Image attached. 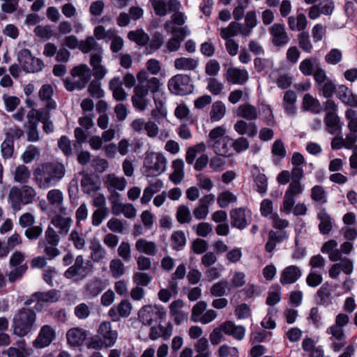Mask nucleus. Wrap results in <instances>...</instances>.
<instances>
[{"mask_svg":"<svg viewBox=\"0 0 357 357\" xmlns=\"http://www.w3.org/2000/svg\"><path fill=\"white\" fill-rule=\"evenodd\" d=\"M109 271L112 276L117 279L125 274L126 268L124 264L120 259L115 258L112 259L109 262Z\"/></svg>","mask_w":357,"mask_h":357,"instance_id":"obj_49","label":"nucleus"},{"mask_svg":"<svg viewBox=\"0 0 357 357\" xmlns=\"http://www.w3.org/2000/svg\"><path fill=\"white\" fill-rule=\"evenodd\" d=\"M297 96L294 91H287L283 97L282 107L287 114L289 116H294L296 113L297 108L296 102Z\"/></svg>","mask_w":357,"mask_h":357,"instance_id":"obj_32","label":"nucleus"},{"mask_svg":"<svg viewBox=\"0 0 357 357\" xmlns=\"http://www.w3.org/2000/svg\"><path fill=\"white\" fill-rule=\"evenodd\" d=\"M36 317L34 309L26 307L18 309L12 319L13 335L22 338L31 333L36 326Z\"/></svg>","mask_w":357,"mask_h":357,"instance_id":"obj_3","label":"nucleus"},{"mask_svg":"<svg viewBox=\"0 0 357 357\" xmlns=\"http://www.w3.org/2000/svg\"><path fill=\"white\" fill-rule=\"evenodd\" d=\"M315 59L307 58L303 60L299 65V70L305 76H310L314 72Z\"/></svg>","mask_w":357,"mask_h":357,"instance_id":"obj_62","label":"nucleus"},{"mask_svg":"<svg viewBox=\"0 0 357 357\" xmlns=\"http://www.w3.org/2000/svg\"><path fill=\"white\" fill-rule=\"evenodd\" d=\"M198 66V61L192 58L181 57L174 61V67L181 70H193Z\"/></svg>","mask_w":357,"mask_h":357,"instance_id":"obj_44","label":"nucleus"},{"mask_svg":"<svg viewBox=\"0 0 357 357\" xmlns=\"http://www.w3.org/2000/svg\"><path fill=\"white\" fill-rule=\"evenodd\" d=\"M31 177V172L24 165H18L15 170L14 180L15 181L24 184L26 183Z\"/></svg>","mask_w":357,"mask_h":357,"instance_id":"obj_51","label":"nucleus"},{"mask_svg":"<svg viewBox=\"0 0 357 357\" xmlns=\"http://www.w3.org/2000/svg\"><path fill=\"white\" fill-rule=\"evenodd\" d=\"M47 199L52 206H60L63 201V192L59 189L50 190L47 194Z\"/></svg>","mask_w":357,"mask_h":357,"instance_id":"obj_60","label":"nucleus"},{"mask_svg":"<svg viewBox=\"0 0 357 357\" xmlns=\"http://www.w3.org/2000/svg\"><path fill=\"white\" fill-rule=\"evenodd\" d=\"M302 275L301 268L295 265L284 268L280 274V282L282 285L295 283Z\"/></svg>","mask_w":357,"mask_h":357,"instance_id":"obj_21","label":"nucleus"},{"mask_svg":"<svg viewBox=\"0 0 357 357\" xmlns=\"http://www.w3.org/2000/svg\"><path fill=\"white\" fill-rule=\"evenodd\" d=\"M307 25V18L303 13H298L288 17V26L291 31H304Z\"/></svg>","mask_w":357,"mask_h":357,"instance_id":"obj_39","label":"nucleus"},{"mask_svg":"<svg viewBox=\"0 0 357 357\" xmlns=\"http://www.w3.org/2000/svg\"><path fill=\"white\" fill-rule=\"evenodd\" d=\"M167 160L160 153H151L144 160L145 175L153 177L160 175L166 169Z\"/></svg>","mask_w":357,"mask_h":357,"instance_id":"obj_6","label":"nucleus"},{"mask_svg":"<svg viewBox=\"0 0 357 357\" xmlns=\"http://www.w3.org/2000/svg\"><path fill=\"white\" fill-rule=\"evenodd\" d=\"M212 148L213 151L218 155L225 157L231 156L233 155L232 152V139L229 136L220 139L215 141L213 144L209 146Z\"/></svg>","mask_w":357,"mask_h":357,"instance_id":"obj_23","label":"nucleus"},{"mask_svg":"<svg viewBox=\"0 0 357 357\" xmlns=\"http://www.w3.org/2000/svg\"><path fill=\"white\" fill-rule=\"evenodd\" d=\"M172 167L173 172L169 176V179L174 184H179L184 178V162L181 158H177L172 161Z\"/></svg>","mask_w":357,"mask_h":357,"instance_id":"obj_36","label":"nucleus"},{"mask_svg":"<svg viewBox=\"0 0 357 357\" xmlns=\"http://www.w3.org/2000/svg\"><path fill=\"white\" fill-rule=\"evenodd\" d=\"M70 74L73 77H78V79L75 82L77 89H84L91 77V69L86 64L74 67L71 70Z\"/></svg>","mask_w":357,"mask_h":357,"instance_id":"obj_17","label":"nucleus"},{"mask_svg":"<svg viewBox=\"0 0 357 357\" xmlns=\"http://www.w3.org/2000/svg\"><path fill=\"white\" fill-rule=\"evenodd\" d=\"M237 197L229 190H225L219 194L217 198V203L222 208H227L230 203H235Z\"/></svg>","mask_w":357,"mask_h":357,"instance_id":"obj_54","label":"nucleus"},{"mask_svg":"<svg viewBox=\"0 0 357 357\" xmlns=\"http://www.w3.org/2000/svg\"><path fill=\"white\" fill-rule=\"evenodd\" d=\"M100 180L94 174H84L81 180V188L84 193L90 194L100 188Z\"/></svg>","mask_w":357,"mask_h":357,"instance_id":"obj_24","label":"nucleus"},{"mask_svg":"<svg viewBox=\"0 0 357 357\" xmlns=\"http://www.w3.org/2000/svg\"><path fill=\"white\" fill-rule=\"evenodd\" d=\"M168 88L172 93L176 95L188 94L192 91L191 79L186 75H176L169 80Z\"/></svg>","mask_w":357,"mask_h":357,"instance_id":"obj_8","label":"nucleus"},{"mask_svg":"<svg viewBox=\"0 0 357 357\" xmlns=\"http://www.w3.org/2000/svg\"><path fill=\"white\" fill-rule=\"evenodd\" d=\"M327 332L331 335L330 340L333 350L336 352L340 351L347 344V337L344 329H340L336 326H331Z\"/></svg>","mask_w":357,"mask_h":357,"instance_id":"obj_20","label":"nucleus"},{"mask_svg":"<svg viewBox=\"0 0 357 357\" xmlns=\"http://www.w3.org/2000/svg\"><path fill=\"white\" fill-rule=\"evenodd\" d=\"M335 285L328 282H324L317 291L314 296V302L318 305L328 307L333 303V293L335 291Z\"/></svg>","mask_w":357,"mask_h":357,"instance_id":"obj_13","label":"nucleus"},{"mask_svg":"<svg viewBox=\"0 0 357 357\" xmlns=\"http://www.w3.org/2000/svg\"><path fill=\"white\" fill-rule=\"evenodd\" d=\"M248 79V72L245 69L231 67L226 72V79L233 84L243 85Z\"/></svg>","mask_w":357,"mask_h":357,"instance_id":"obj_22","label":"nucleus"},{"mask_svg":"<svg viewBox=\"0 0 357 357\" xmlns=\"http://www.w3.org/2000/svg\"><path fill=\"white\" fill-rule=\"evenodd\" d=\"M253 178L257 187V191L262 195L266 194L268 188L266 176L258 171L257 173L253 174Z\"/></svg>","mask_w":357,"mask_h":357,"instance_id":"obj_56","label":"nucleus"},{"mask_svg":"<svg viewBox=\"0 0 357 357\" xmlns=\"http://www.w3.org/2000/svg\"><path fill=\"white\" fill-rule=\"evenodd\" d=\"M322 96L326 98H331L335 92L336 86L332 79H328L324 83L318 86Z\"/></svg>","mask_w":357,"mask_h":357,"instance_id":"obj_64","label":"nucleus"},{"mask_svg":"<svg viewBox=\"0 0 357 357\" xmlns=\"http://www.w3.org/2000/svg\"><path fill=\"white\" fill-rule=\"evenodd\" d=\"M25 259L26 255L22 251L15 250L12 253L9 259L10 271L8 274L10 282H15L23 278L28 270V265Z\"/></svg>","mask_w":357,"mask_h":357,"instance_id":"obj_5","label":"nucleus"},{"mask_svg":"<svg viewBox=\"0 0 357 357\" xmlns=\"http://www.w3.org/2000/svg\"><path fill=\"white\" fill-rule=\"evenodd\" d=\"M138 84L135 86L131 100L133 107L140 111L146 107V96L149 93H155L158 91L160 82L158 78L151 77L145 69H141L137 74Z\"/></svg>","mask_w":357,"mask_h":357,"instance_id":"obj_1","label":"nucleus"},{"mask_svg":"<svg viewBox=\"0 0 357 357\" xmlns=\"http://www.w3.org/2000/svg\"><path fill=\"white\" fill-rule=\"evenodd\" d=\"M234 130L240 135H246L249 137H255L258 132L255 123L247 122L244 120H238L234 126Z\"/></svg>","mask_w":357,"mask_h":357,"instance_id":"obj_25","label":"nucleus"},{"mask_svg":"<svg viewBox=\"0 0 357 357\" xmlns=\"http://www.w3.org/2000/svg\"><path fill=\"white\" fill-rule=\"evenodd\" d=\"M102 56L99 54H92L90 58V65L93 69V75L97 79L104 78L107 73V70L101 64Z\"/></svg>","mask_w":357,"mask_h":357,"instance_id":"obj_33","label":"nucleus"},{"mask_svg":"<svg viewBox=\"0 0 357 357\" xmlns=\"http://www.w3.org/2000/svg\"><path fill=\"white\" fill-rule=\"evenodd\" d=\"M317 219L319 220L318 226L321 234H328L333 227V220L328 213L326 208H322L317 213Z\"/></svg>","mask_w":357,"mask_h":357,"instance_id":"obj_26","label":"nucleus"},{"mask_svg":"<svg viewBox=\"0 0 357 357\" xmlns=\"http://www.w3.org/2000/svg\"><path fill=\"white\" fill-rule=\"evenodd\" d=\"M56 331L50 325L43 326L36 338L33 341V347L36 349H43L48 347L56 339Z\"/></svg>","mask_w":357,"mask_h":357,"instance_id":"obj_12","label":"nucleus"},{"mask_svg":"<svg viewBox=\"0 0 357 357\" xmlns=\"http://www.w3.org/2000/svg\"><path fill=\"white\" fill-rule=\"evenodd\" d=\"M128 38L139 46H146L149 41V36L143 29L130 31L128 33Z\"/></svg>","mask_w":357,"mask_h":357,"instance_id":"obj_47","label":"nucleus"},{"mask_svg":"<svg viewBox=\"0 0 357 357\" xmlns=\"http://www.w3.org/2000/svg\"><path fill=\"white\" fill-rule=\"evenodd\" d=\"M165 312L157 306L146 305L139 312V318L144 325L151 326L165 319Z\"/></svg>","mask_w":357,"mask_h":357,"instance_id":"obj_10","label":"nucleus"},{"mask_svg":"<svg viewBox=\"0 0 357 357\" xmlns=\"http://www.w3.org/2000/svg\"><path fill=\"white\" fill-rule=\"evenodd\" d=\"M38 246L39 248H43V252L49 260H52L61 253L60 250L57 248L58 245H50L45 242L38 241Z\"/></svg>","mask_w":357,"mask_h":357,"instance_id":"obj_58","label":"nucleus"},{"mask_svg":"<svg viewBox=\"0 0 357 357\" xmlns=\"http://www.w3.org/2000/svg\"><path fill=\"white\" fill-rule=\"evenodd\" d=\"M287 238L288 235L286 231L271 230L268 233V241L265 245V250L268 252H272L277 243H281Z\"/></svg>","mask_w":357,"mask_h":357,"instance_id":"obj_31","label":"nucleus"},{"mask_svg":"<svg viewBox=\"0 0 357 357\" xmlns=\"http://www.w3.org/2000/svg\"><path fill=\"white\" fill-rule=\"evenodd\" d=\"M108 190L116 192V190H123L126 186V181L123 177H117L114 174H108L105 183Z\"/></svg>","mask_w":357,"mask_h":357,"instance_id":"obj_41","label":"nucleus"},{"mask_svg":"<svg viewBox=\"0 0 357 357\" xmlns=\"http://www.w3.org/2000/svg\"><path fill=\"white\" fill-rule=\"evenodd\" d=\"M324 122L329 134L338 135L342 132V123L337 114L325 115Z\"/></svg>","mask_w":357,"mask_h":357,"instance_id":"obj_30","label":"nucleus"},{"mask_svg":"<svg viewBox=\"0 0 357 357\" xmlns=\"http://www.w3.org/2000/svg\"><path fill=\"white\" fill-rule=\"evenodd\" d=\"M90 257L95 263H99L107 257V251L98 241H94L90 245Z\"/></svg>","mask_w":357,"mask_h":357,"instance_id":"obj_42","label":"nucleus"},{"mask_svg":"<svg viewBox=\"0 0 357 357\" xmlns=\"http://www.w3.org/2000/svg\"><path fill=\"white\" fill-rule=\"evenodd\" d=\"M39 241L45 242L50 245H58L60 242V237L52 227H48L45 232L44 238H40Z\"/></svg>","mask_w":357,"mask_h":357,"instance_id":"obj_61","label":"nucleus"},{"mask_svg":"<svg viewBox=\"0 0 357 357\" xmlns=\"http://www.w3.org/2000/svg\"><path fill=\"white\" fill-rule=\"evenodd\" d=\"M221 328L224 334L232 336L235 340H241L245 333V329L243 326H236L231 321H226L221 324Z\"/></svg>","mask_w":357,"mask_h":357,"instance_id":"obj_27","label":"nucleus"},{"mask_svg":"<svg viewBox=\"0 0 357 357\" xmlns=\"http://www.w3.org/2000/svg\"><path fill=\"white\" fill-rule=\"evenodd\" d=\"M302 108L305 111H309L313 114H319L322 110V106L317 98L311 94L306 93L303 98Z\"/></svg>","mask_w":357,"mask_h":357,"instance_id":"obj_37","label":"nucleus"},{"mask_svg":"<svg viewBox=\"0 0 357 357\" xmlns=\"http://www.w3.org/2000/svg\"><path fill=\"white\" fill-rule=\"evenodd\" d=\"M172 248L175 250H181L186 243L185 233L181 230L174 231L171 236Z\"/></svg>","mask_w":357,"mask_h":357,"instance_id":"obj_52","label":"nucleus"},{"mask_svg":"<svg viewBox=\"0 0 357 357\" xmlns=\"http://www.w3.org/2000/svg\"><path fill=\"white\" fill-rule=\"evenodd\" d=\"M131 310V303L127 300H123L119 305L109 309L108 315L113 321H119L121 317H128L130 314Z\"/></svg>","mask_w":357,"mask_h":357,"instance_id":"obj_19","label":"nucleus"},{"mask_svg":"<svg viewBox=\"0 0 357 357\" xmlns=\"http://www.w3.org/2000/svg\"><path fill=\"white\" fill-rule=\"evenodd\" d=\"M311 199L319 204L327 203V192L322 185H316L313 186L310 192Z\"/></svg>","mask_w":357,"mask_h":357,"instance_id":"obj_48","label":"nucleus"},{"mask_svg":"<svg viewBox=\"0 0 357 357\" xmlns=\"http://www.w3.org/2000/svg\"><path fill=\"white\" fill-rule=\"evenodd\" d=\"M79 48L83 53H88L92 50H101V47L98 45L93 36H88L84 40H82L79 43Z\"/></svg>","mask_w":357,"mask_h":357,"instance_id":"obj_59","label":"nucleus"},{"mask_svg":"<svg viewBox=\"0 0 357 357\" xmlns=\"http://www.w3.org/2000/svg\"><path fill=\"white\" fill-rule=\"evenodd\" d=\"M34 297L38 299V303L34 306L36 311H42L44 308V303H52L59 301L60 297L59 291L52 289L47 291H36Z\"/></svg>","mask_w":357,"mask_h":357,"instance_id":"obj_16","label":"nucleus"},{"mask_svg":"<svg viewBox=\"0 0 357 357\" xmlns=\"http://www.w3.org/2000/svg\"><path fill=\"white\" fill-rule=\"evenodd\" d=\"M231 225L243 230L251 221V211L245 208H237L230 211Z\"/></svg>","mask_w":357,"mask_h":357,"instance_id":"obj_11","label":"nucleus"},{"mask_svg":"<svg viewBox=\"0 0 357 357\" xmlns=\"http://www.w3.org/2000/svg\"><path fill=\"white\" fill-rule=\"evenodd\" d=\"M18 61L23 70L26 73H37L44 68L43 61L33 56L28 49H22L18 54Z\"/></svg>","mask_w":357,"mask_h":357,"instance_id":"obj_7","label":"nucleus"},{"mask_svg":"<svg viewBox=\"0 0 357 357\" xmlns=\"http://www.w3.org/2000/svg\"><path fill=\"white\" fill-rule=\"evenodd\" d=\"M337 97L342 103L351 107H357V96L345 85H340L337 90Z\"/></svg>","mask_w":357,"mask_h":357,"instance_id":"obj_29","label":"nucleus"},{"mask_svg":"<svg viewBox=\"0 0 357 357\" xmlns=\"http://www.w3.org/2000/svg\"><path fill=\"white\" fill-rule=\"evenodd\" d=\"M176 218L180 224L190 223L192 218L188 206L185 204L178 206L176 213Z\"/></svg>","mask_w":357,"mask_h":357,"instance_id":"obj_53","label":"nucleus"},{"mask_svg":"<svg viewBox=\"0 0 357 357\" xmlns=\"http://www.w3.org/2000/svg\"><path fill=\"white\" fill-rule=\"evenodd\" d=\"M236 116L252 121L258 118V111L255 106L249 103H244L238 106Z\"/></svg>","mask_w":357,"mask_h":357,"instance_id":"obj_35","label":"nucleus"},{"mask_svg":"<svg viewBox=\"0 0 357 357\" xmlns=\"http://www.w3.org/2000/svg\"><path fill=\"white\" fill-rule=\"evenodd\" d=\"M86 337V331L79 328H71L66 333L68 342L71 346L74 347H79L82 345L85 342Z\"/></svg>","mask_w":357,"mask_h":357,"instance_id":"obj_28","label":"nucleus"},{"mask_svg":"<svg viewBox=\"0 0 357 357\" xmlns=\"http://www.w3.org/2000/svg\"><path fill=\"white\" fill-rule=\"evenodd\" d=\"M152 280V276L146 273L136 272L132 276L133 282L137 287H146Z\"/></svg>","mask_w":357,"mask_h":357,"instance_id":"obj_63","label":"nucleus"},{"mask_svg":"<svg viewBox=\"0 0 357 357\" xmlns=\"http://www.w3.org/2000/svg\"><path fill=\"white\" fill-rule=\"evenodd\" d=\"M226 114L225 105L220 100L213 103L210 111V119L211 122L221 120Z\"/></svg>","mask_w":357,"mask_h":357,"instance_id":"obj_45","label":"nucleus"},{"mask_svg":"<svg viewBox=\"0 0 357 357\" xmlns=\"http://www.w3.org/2000/svg\"><path fill=\"white\" fill-rule=\"evenodd\" d=\"M72 222L70 217H63L61 215H56L51 220V223L59 229V234L61 235L68 234Z\"/></svg>","mask_w":357,"mask_h":357,"instance_id":"obj_40","label":"nucleus"},{"mask_svg":"<svg viewBox=\"0 0 357 357\" xmlns=\"http://www.w3.org/2000/svg\"><path fill=\"white\" fill-rule=\"evenodd\" d=\"M66 174V167L59 162H46L38 165L33 172V179L40 189L56 185Z\"/></svg>","mask_w":357,"mask_h":357,"instance_id":"obj_2","label":"nucleus"},{"mask_svg":"<svg viewBox=\"0 0 357 357\" xmlns=\"http://www.w3.org/2000/svg\"><path fill=\"white\" fill-rule=\"evenodd\" d=\"M36 196L35 189L29 185H24L21 188L14 186L8 194V199L14 211L21 209L22 205H26L33 202Z\"/></svg>","mask_w":357,"mask_h":357,"instance_id":"obj_4","label":"nucleus"},{"mask_svg":"<svg viewBox=\"0 0 357 357\" xmlns=\"http://www.w3.org/2000/svg\"><path fill=\"white\" fill-rule=\"evenodd\" d=\"M207 303L206 301L197 302L192 308L191 320L194 322H200L202 324H207L217 317V313L213 310H206Z\"/></svg>","mask_w":357,"mask_h":357,"instance_id":"obj_9","label":"nucleus"},{"mask_svg":"<svg viewBox=\"0 0 357 357\" xmlns=\"http://www.w3.org/2000/svg\"><path fill=\"white\" fill-rule=\"evenodd\" d=\"M70 74L73 77H78V79L75 82L77 89H84L91 77V69L86 64L74 67L71 70Z\"/></svg>","mask_w":357,"mask_h":357,"instance_id":"obj_18","label":"nucleus"},{"mask_svg":"<svg viewBox=\"0 0 357 357\" xmlns=\"http://www.w3.org/2000/svg\"><path fill=\"white\" fill-rule=\"evenodd\" d=\"M165 43L164 35L159 32L155 31L149 38V41L146 46L144 53L146 54H152L158 50Z\"/></svg>","mask_w":357,"mask_h":357,"instance_id":"obj_34","label":"nucleus"},{"mask_svg":"<svg viewBox=\"0 0 357 357\" xmlns=\"http://www.w3.org/2000/svg\"><path fill=\"white\" fill-rule=\"evenodd\" d=\"M135 249L139 253L154 256L156 255L158 248L153 241H149L145 238H139L135 243Z\"/></svg>","mask_w":357,"mask_h":357,"instance_id":"obj_38","label":"nucleus"},{"mask_svg":"<svg viewBox=\"0 0 357 357\" xmlns=\"http://www.w3.org/2000/svg\"><path fill=\"white\" fill-rule=\"evenodd\" d=\"M271 152L274 155L273 161L275 165H279L280 160L283 159L287 155V151L285 149L283 142L281 139H277L274 142Z\"/></svg>","mask_w":357,"mask_h":357,"instance_id":"obj_46","label":"nucleus"},{"mask_svg":"<svg viewBox=\"0 0 357 357\" xmlns=\"http://www.w3.org/2000/svg\"><path fill=\"white\" fill-rule=\"evenodd\" d=\"M98 334L105 342V348L113 347L119 335L117 331L112 329L111 323L106 321L100 324L98 328Z\"/></svg>","mask_w":357,"mask_h":357,"instance_id":"obj_15","label":"nucleus"},{"mask_svg":"<svg viewBox=\"0 0 357 357\" xmlns=\"http://www.w3.org/2000/svg\"><path fill=\"white\" fill-rule=\"evenodd\" d=\"M227 289L228 281L226 279H222L211 286L210 293L213 296L222 297L227 294Z\"/></svg>","mask_w":357,"mask_h":357,"instance_id":"obj_55","label":"nucleus"},{"mask_svg":"<svg viewBox=\"0 0 357 357\" xmlns=\"http://www.w3.org/2000/svg\"><path fill=\"white\" fill-rule=\"evenodd\" d=\"M299 47L307 53H310L313 49L310 35L306 31H302L297 36Z\"/></svg>","mask_w":357,"mask_h":357,"instance_id":"obj_57","label":"nucleus"},{"mask_svg":"<svg viewBox=\"0 0 357 357\" xmlns=\"http://www.w3.org/2000/svg\"><path fill=\"white\" fill-rule=\"evenodd\" d=\"M268 31L271 36V43L275 47L285 46L290 41V38L283 24H273L269 27Z\"/></svg>","mask_w":357,"mask_h":357,"instance_id":"obj_14","label":"nucleus"},{"mask_svg":"<svg viewBox=\"0 0 357 357\" xmlns=\"http://www.w3.org/2000/svg\"><path fill=\"white\" fill-rule=\"evenodd\" d=\"M57 107L56 102H50L46 103L43 108L34 109L36 112V118L39 122H43L51 118L50 111L55 109Z\"/></svg>","mask_w":357,"mask_h":357,"instance_id":"obj_50","label":"nucleus"},{"mask_svg":"<svg viewBox=\"0 0 357 357\" xmlns=\"http://www.w3.org/2000/svg\"><path fill=\"white\" fill-rule=\"evenodd\" d=\"M87 275L88 271L86 267L81 266L75 264L70 266L63 274L64 277L67 279L75 278L76 280H77V278L83 279L86 278Z\"/></svg>","mask_w":357,"mask_h":357,"instance_id":"obj_43","label":"nucleus"}]
</instances>
